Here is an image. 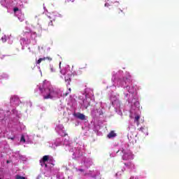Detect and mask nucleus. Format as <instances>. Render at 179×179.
Here are the masks:
<instances>
[{
	"mask_svg": "<svg viewBox=\"0 0 179 179\" xmlns=\"http://www.w3.org/2000/svg\"><path fill=\"white\" fill-rule=\"evenodd\" d=\"M41 94H42L44 100H48L49 99H54V96L57 94L55 89L51 85V83L45 80L43 83L37 85Z\"/></svg>",
	"mask_w": 179,
	"mask_h": 179,
	"instance_id": "nucleus-1",
	"label": "nucleus"
},
{
	"mask_svg": "<svg viewBox=\"0 0 179 179\" xmlns=\"http://www.w3.org/2000/svg\"><path fill=\"white\" fill-rule=\"evenodd\" d=\"M11 106H15L17 107L20 105L22 101H20V99H19V96L14 95L10 97V101Z\"/></svg>",
	"mask_w": 179,
	"mask_h": 179,
	"instance_id": "nucleus-2",
	"label": "nucleus"
},
{
	"mask_svg": "<svg viewBox=\"0 0 179 179\" xmlns=\"http://www.w3.org/2000/svg\"><path fill=\"white\" fill-rule=\"evenodd\" d=\"M45 59L48 60L49 62H51V61H52V57H42V58H39V59L36 62V65H40L41 64V62H43V61H45Z\"/></svg>",
	"mask_w": 179,
	"mask_h": 179,
	"instance_id": "nucleus-3",
	"label": "nucleus"
},
{
	"mask_svg": "<svg viewBox=\"0 0 179 179\" xmlns=\"http://www.w3.org/2000/svg\"><path fill=\"white\" fill-rule=\"evenodd\" d=\"M73 115L76 117V118L81 120V121H85V120H86V115L80 113H74Z\"/></svg>",
	"mask_w": 179,
	"mask_h": 179,
	"instance_id": "nucleus-4",
	"label": "nucleus"
},
{
	"mask_svg": "<svg viewBox=\"0 0 179 179\" xmlns=\"http://www.w3.org/2000/svg\"><path fill=\"white\" fill-rule=\"evenodd\" d=\"M89 106H90V99L85 98L83 101L82 107H83V108H87L89 107Z\"/></svg>",
	"mask_w": 179,
	"mask_h": 179,
	"instance_id": "nucleus-5",
	"label": "nucleus"
},
{
	"mask_svg": "<svg viewBox=\"0 0 179 179\" xmlns=\"http://www.w3.org/2000/svg\"><path fill=\"white\" fill-rule=\"evenodd\" d=\"M72 75L71 74H68L66 77H65V82L67 84V85H71V82H72Z\"/></svg>",
	"mask_w": 179,
	"mask_h": 179,
	"instance_id": "nucleus-6",
	"label": "nucleus"
},
{
	"mask_svg": "<svg viewBox=\"0 0 179 179\" xmlns=\"http://www.w3.org/2000/svg\"><path fill=\"white\" fill-rule=\"evenodd\" d=\"M50 159V155H45L43 157L42 160H40L41 166H43V164H45V162H48Z\"/></svg>",
	"mask_w": 179,
	"mask_h": 179,
	"instance_id": "nucleus-7",
	"label": "nucleus"
},
{
	"mask_svg": "<svg viewBox=\"0 0 179 179\" xmlns=\"http://www.w3.org/2000/svg\"><path fill=\"white\" fill-rule=\"evenodd\" d=\"M108 138L109 139H111V138H115V136H117V134H115V132H114V131H111L108 134Z\"/></svg>",
	"mask_w": 179,
	"mask_h": 179,
	"instance_id": "nucleus-8",
	"label": "nucleus"
},
{
	"mask_svg": "<svg viewBox=\"0 0 179 179\" xmlns=\"http://www.w3.org/2000/svg\"><path fill=\"white\" fill-rule=\"evenodd\" d=\"M141 119V115H136L134 117V122H136L137 125H139V120Z\"/></svg>",
	"mask_w": 179,
	"mask_h": 179,
	"instance_id": "nucleus-9",
	"label": "nucleus"
},
{
	"mask_svg": "<svg viewBox=\"0 0 179 179\" xmlns=\"http://www.w3.org/2000/svg\"><path fill=\"white\" fill-rule=\"evenodd\" d=\"M46 22H48V26H54V24L52 23V20H51V17H48L46 18Z\"/></svg>",
	"mask_w": 179,
	"mask_h": 179,
	"instance_id": "nucleus-10",
	"label": "nucleus"
},
{
	"mask_svg": "<svg viewBox=\"0 0 179 179\" xmlns=\"http://www.w3.org/2000/svg\"><path fill=\"white\" fill-rule=\"evenodd\" d=\"M15 179H26V178L24 177V176H21L20 175H16L15 176Z\"/></svg>",
	"mask_w": 179,
	"mask_h": 179,
	"instance_id": "nucleus-11",
	"label": "nucleus"
},
{
	"mask_svg": "<svg viewBox=\"0 0 179 179\" xmlns=\"http://www.w3.org/2000/svg\"><path fill=\"white\" fill-rule=\"evenodd\" d=\"M20 142L26 143V138H24V136H21Z\"/></svg>",
	"mask_w": 179,
	"mask_h": 179,
	"instance_id": "nucleus-12",
	"label": "nucleus"
},
{
	"mask_svg": "<svg viewBox=\"0 0 179 179\" xmlns=\"http://www.w3.org/2000/svg\"><path fill=\"white\" fill-rule=\"evenodd\" d=\"M72 92V90L71 88H69V92L64 94L65 96H68L71 92Z\"/></svg>",
	"mask_w": 179,
	"mask_h": 179,
	"instance_id": "nucleus-13",
	"label": "nucleus"
},
{
	"mask_svg": "<svg viewBox=\"0 0 179 179\" xmlns=\"http://www.w3.org/2000/svg\"><path fill=\"white\" fill-rule=\"evenodd\" d=\"M2 43H6V36H3L1 38Z\"/></svg>",
	"mask_w": 179,
	"mask_h": 179,
	"instance_id": "nucleus-14",
	"label": "nucleus"
},
{
	"mask_svg": "<svg viewBox=\"0 0 179 179\" xmlns=\"http://www.w3.org/2000/svg\"><path fill=\"white\" fill-rule=\"evenodd\" d=\"M50 66V71L51 72H55V69L54 68V66Z\"/></svg>",
	"mask_w": 179,
	"mask_h": 179,
	"instance_id": "nucleus-15",
	"label": "nucleus"
},
{
	"mask_svg": "<svg viewBox=\"0 0 179 179\" xmlns=\"http://www.w3.org/2000/svg\"><path fill=\"white\" fill-rule=\"evenodd\" d=\"M122 157H123V160H128V157H127V154H124Z\"/></svg>",
	"mask_w": 179,
	"mask_h": 179,
	"instance_id": "nucleus-16",
	"label": "nucleus"
},
{
	"mask_svg": "<svg viewBox=\"0 0 179 179\" xmlns=\"http://www.w3.org/2000/svg\"><path fill=\"white\" fill-rule=\"evenodd\" d=\"M104 6H105L106 8H109V6H110V5L108 3H106L104 4Z\"/></svg>",
	"mask_w": 179,
	"mask_h": 179,
	"instance_id": "nucleus-17",
	"label": "nucleus"
},
{
	"mask_svg": "<svg viewBox=\"0 0 179 179\" xmlns=\"http://www.w3.org/2000/svg\"><path fill=\"white\" fill-rule=\"evenodd\" d=\"M14 12H17L19 10V8L16 7L13 9Z\"/></svg>",
	"mask_w": 179,
	"mask_h": 179,
	"instance_id": "nucleus-18",
	"label": "nucleus"
},
{
	"mask_svg": "<svg viewBox=\"0 0 179 179\" xmlns=\"http://www.w3.org/2000/svg\"><path fill=\"white\" fill-rule=\"evenodd\" d=\"M116 13H122V10H118Z\"/></svg>",
	"mask_w": 179,
	"mask_h": 179,
	"instance_id": "nucleus-19",
	"label": "nucleus"
},
{
	"mask_svg": "<svg viewBox=\"0 0 179 179\" xmlns=\"http://www.w3.org/2000/svg\"><path fill=\"white\" fill-rule=\"evenodd\" d=\"M140 131H141L142 132H143V129H145V128L143 127H141L140 129H138Z\"/></svg>",
	"mask_w": 179,
	"mask_h": 179,
	"instance_id": "nucleus-20",
	"label": "nucleus"
},
{
	"mask_svg": "<svg viewBox=\"0 0 179 179\" xmlns=\"http://www.w3.org/2000/svg\"><path fill=\"white\" fill-rule=\"evenodd\" d=\"M43 166H45V168L48 167V165H47V164H45H45H43Z\"/></svg>",
	"mask_w": 179,
	"mask_h": 179,
	"instance_id": "nucleus-21",
	"label": "nucleus"
},
{
	"mask_svg": "<svg viewBox=\"0 0 179 179\" xmlns=\"http://www.w3.org/2000/svg\"><path fill=\"white\" fill-rule=\"evenodd\" d=\"M80 171L83 172V169H79Z\"/></svg>",
	"mask_w": 179,
	"mask_h": 179,
	"instance_id": "nucleus-22",
	"label": "nucleus"
},
{
	"mask_svg": "<svg viewBox=\"0 0 179 179\" xmlns=\"http://www.w3.org/2000/svg\"><path fill=\"white\" fill-rule=\"evenodd\" d=\"M11 139L13 141L15 139V137L11 138Z\"/></svg>",
	"mask_w": 179,
	"mask_h": 179,
	"instance_id": "nucleus-23",
	"label": "nucleus"
},
{
	"mask_svg": "<svg viewBox=\"0 0 179 179\" xmlns=\"http://www.w3.org/2000/svg\"><path fill=\"white\" fill-rule=\"evenodd\" d=\"M59 66H61V63H59Z\"/></svg>",
	"mask_w": 179,
	"mask_h": 179,
	"instance_id": "nucleus-24",
	"label": "nucleus"
},
{
	"mask_svg": "<svg viewBox=\"0 0 179 179\" xmlns=\"http://www.w3.org/2000/svg\"><path fill=\"white\" fill-rule=\"evenodd\" d=\"M122 153H124V150H122Z\"/></svg>",
	"mask_w": 179,
	"mask_h": 179,
	"instance_id": "nucleus-25",
	"label": "nucleus"
},
{
	"mask_svg": "<svg viewBox=\"0 0 179 179\" xmlns=\"http://www.w3.org/2000/svg\"><path fill=\"white\" fill-rule=\"evenodd\" d=\"M118 152H120V150H118V151L117 152V153H118Z\"/></svg>",
	"mask_w": 179,
	"mask_h": 179,
	"instance_id": "nucleus-26",
	"label": "nucleus"
},
{
	"mask_svg": "<svg viewBox=\"0 0 179 179\" xmlns=\"http://www.w3.org/2000/svg\"><path fill=\"white\" fill-rule=\"evenodd\" d=\"M7 163H9V161H7Z\"/></svg>",
	"mask_w": 179,
	"mask_h": 179,
	"instance_id": "nucleus-27",
	"label": "nucleus"
},
{
	"mask_svg": "<svg viewBox=\"0 0 179 179\" xmlns=\"http://www.w3.org/2000/svg\"><path fill=\"white\" fill-rule=\"evenodd\" d=\"M0 179H1V178H0Z\"/></svg>",
	"mask_w": 179,
	"mask_h": 179,
	"instance_id": "nucleus-28",
	"label": "nucleus"
}]
</instances>
